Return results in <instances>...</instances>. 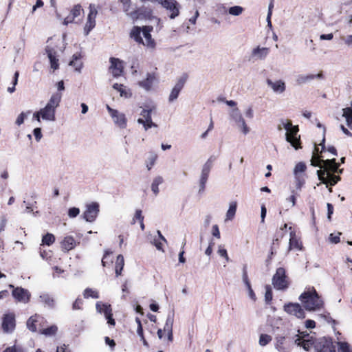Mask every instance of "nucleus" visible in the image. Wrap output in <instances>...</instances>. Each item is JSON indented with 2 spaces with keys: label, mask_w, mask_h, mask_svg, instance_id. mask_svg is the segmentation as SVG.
<instances>
[{
  "label": "nucleus",
  "mask_w": 352,
  "mask_h": 352,
  "mask_svg": "<svg viewBox=\"0 0 352 352\" xmlns=\"http://www.w3.org/2000/svg\"><path fill=\"white\" fill-rule=\"evenodd\" d=\"M2 328L4 332H12L15 328V316L14 314H7L3 317Z\"/></svg>",
  "instance_id": "18"
},
{
  "label": "nucleus",
  "mask_w": 352,
  "mask_h": 352,
  "mask_svg": "<svg viewBox=\"0 0 352 352\" xmlns=\"http://www.w3.org/2000/svg\"><path fill=\"white\" fill-rule=\"evenodd\" d=\"M284 311L290 315L295 316L298 318H305L304 309L298 303L289 302L284 305Z\"/></svg>",
  "instance_id": "15"
},
{
  "label": "nucleus",
  "mask_w": 352,
  "mask_h": 352,
  "mask_svg": "<svg viewBox=\"0 0 352 352\" xmlns=\"http://www.w3.org/2000/svg\"><path fill=\"white\" fill-rule=\"evenodd\" d=\"M230 117L231 120L235 122L237 127L241 130L244 135H246L250 132V129L247 126L245 121L238 108H234L230 111Z\"/></svg>",
  "instance_id": "7"
},
{
  "label": "nucleus",
  "mask_w": 352,
  "mask_h": 352,
  "mask_svg": "<svg viewBox=\"0 0 352 352\" xmlns=\"http://www.w3.org/2000/svg\"><path fill=\"white\" fill-rule=\"evenodd\" d=\"M272 340V337L267 334H261L259 338V344L262 346L267 345Z\"/></svg>",
  "instance_id": "45"
},
{
  "label": "nucleus",
  "mask_w": 352,
  "mask_h": 352,
  "mask_svg": "<svg viewBox=\"0 0 352 352\" xmlns=\"http://www.w3.org/2000/svg\"><path fill=\"white\" fill-rule=\"evenodd\" d=\"M164 182L163 177L161 176L155 177L153 182L151 184V190L155 194V195H157L159 193V185L162 184Z\"/></svg>",
  "instance_id": "34"
},
{
  "label": "nucleus",
  "mask_w": 352,
  "mask_h": 352,
  "mask_svg": "<svg viewBox=\"0 0 352 352\" xmlns=\"http://www.w3.org/2000/svg\"><path fill=\"white\" fill-rule=\"evenodd\" d=\"M9 287L12 289V295L13 298L19 302L26 304L31 297L30 292L21 287H14L13 285H9Z\"/></svg>",
  "instance_id": "6"
},
{
  "label": "nucleus",
  "mask_w": 352,
  "mask_h": 352,
  "mask_svg": "<svg viewBox=\"0 0 352 352\" xmlns=\"http://www.w3.org/2000/svg\"><path fill=\"white\" fill-rule=\"evenodd\" d=\"M316 352H334V346L331 341L325 338L318 340L315 345Z\"/></svg>",
  "instance_id": "16"
},
{
  "label": "nucleus",
  "mask_w": 352,
  "mask_h": 352,
  "mask_svg": "<svg viewBox=\"0 0 352 352\" xmlns=\"http://www.w3.org/2000/svg\"><path fill=\"white\" fill-rule=\"evenodd\" d=\"M76 245V241L71 236H65L64 238L63 241H62V248L66 252H68V251L74 249L75 248Z\"/></svg>",
  "instance_id": "31"
},
{
  "label": "nucleus",
  "mask_w": 352,
  "mask_h": 352,
  "mask_svg": "<svg viewBox=\"0 0 352 352\" xmlns=\"http://www.w3.org/2000/svg\"><path fill=\"white\" fill-rule=\"evenodd\" d=\"M57 330H58V328L56 325H52L51 327H50L48 328L43 329L40 330V331H41V334H43L45 336H53L56 333Z\"/></svg>",
  "instance_id": "41"
},
{
  "label": "nucleus",
  "mask_w": 352,
  "mask_h": 352,
  "mask_svg": "<svg viewBox=\"0 0 352 352\" xmlns=\"http://www.w3.org/2000/svg\"><path fill=\"white\" fill-rule=\"evenodd\" d=\"M81 58L80 54H74L72 56V60L69 62V65L75 67V69L76 71L80 72V69L82 66V63H76V60H79Z\"/></svg>",
  "instance_id": "36"
},
{
  "label": "nucleus",
  "mask_w": 352,
  "mask_h": 352,
  "mask_svg": "<svg viewBox=\"0 0 352 352\" xmlns=\"http://www.w3.org/2000/svg\"><path fill=\"white\" fill-rule=\"evenodd\" d=\"M135 219H138L140 221H144V217L142 214V210H137L135 211V214L134 218L133 219V223H135Z\"/></svg>",
  "instance_id": "60"
},
{
  "label": "nucleus",
  "mask_w": 352,
  "mask_h": 352,
  "mask_svg": "<svg viewBox=\"0 0 352 352\" xmlns=\"http://www.w3.org/2000/svg\"><path fill=\"white\" fill-rule=\"evenodd\" d=\"M301 338H299L298 335H295L292 339L295 344L302 347L307 351H309L312 346L315 348L318 340L314 336H307L302 340Z\"/></svg>",
  "instance_id": "10"
},
{
  "label": "nucleus",
  "mask_w": 352,
  "mask_h": 352,
  "mask_svg": "<svg viewBox=\"0 0 352 352\" xmlns=\"http://www.w3.org/2000/svg\"><path fill=\"white\" fill-rule=\"evenodd\" d=\"M298 126H292L291 129L286 132V140L291 144V145L295 148V149H298L300 148V136H298Z\"/></svg>",
  "instance_id": "12"
},
{
  "label": "nucleus",
  "mask_w": 352,
  "mask_h": 352,
  "mask_svg": "<svg viewBox=\"0 0 352 352\" xmlns=\"http://www.w3.org/2000/svg\"><path fill=\"white\" fill-rule=\"evenodd\" d=\"M237 204L236 201L231 202L229 206V208L226 212V217L225 221H231L234 219L236 211Z\"/></svg>",
  "instance_id": "33"
},
{
  "label": "nucleus",
  "mask_w": 352,
  "mask_h": 352,
  "mask_svg": "<svg viewBox=\"0 0 352 352\" xmlns=\"http://www.w3.org/2000/svg\"><path fill=\"white\" fill-rule=\"evenodd\" d=\"M325 177L327 181V184H324L326 187H329V185L334 186L341 179L340 176L333 175L331 171H328L327 174H325Z\"/></svg>",
  "instance_id": "32"
},
{
  "label": "nucleus",
  "mask_w": 352,
  "mask_h": 352,
  "mask_svg": "<svg viewBox=\"0 0 352 352\" xmlns=\"http://www.w3.org/2000/svg\"><path fill=\"white\" fill-rule=\"evenodd\" d=\"M55 241V237L52 234L47 233L45 236H43L42 242L43 244L47 245H52Z\"/></svg>",
  "instance_id": "42"
},
{
  "label": "nucleus",
  "mask_w": 352,
  "mask_h": 352,
  "mask_svg": "<svg viewBox=\"0 0 352 352\" xmlns=\"http://www.w3.org/2000/svg\"><path fill=\"white\" fill-rule=\"evenodd\" d=\"M140 115L143 117V119L146 122V131L151 127H157V125L152 121L151 118V109H143L140 113Z\"/></svg>",
  "instance_id": "29"
},
{
  "label": "nucleus",
  "mask_w": 352,
  "mask_h": 352,
  "mask_svg": "<svg viewBox=\"0 0 352 352\" xmlns=\"http://www.w3.org/2000/svg\"><path fill=\"white\" fill-rule=\"evenodd\" d=\"M33 134L35 137V140H36V142H39L43 137L41 133V129L39 127L35 128L34 129Z\"/></svg>",
  "instance_id": "55"
},
{
  "label": "nucleus",
  "mask_w": 352,
  "mask_h": 352,
  "mask_svg": "<svg viewBox=\"0 0 352 352\" xmlns=\"http://www.w3.org/2000/svg\"><path fill=\"white\" fill-rule=\"evenodd\" d=\"M266 82L276 94H282L285 91V84L281 80L274 82L270 79H267Z\"/></svg>",
  "instance_id": "23"
},
{
  "label": "nucleus",
  "mask_w": 352,
  "mask_h": 352,
  "mask_svg": "<svg viewBox=\"0 0 352 352\" xmlns=\"http://www.w3.org/2000/svg\"><path fill=\"white\" fill-rule=\"evenodd\" d=\"M242 278H243V281L245 285L250 283L249 281V279H248V272H247L245 266H244L243 269Z\"/></svg>",
  "instance_id": "61"
},
{
  "label": "nucleus",
  "mask_w": 352,
  "mask_h": 352,
  "mask_svg": "<svg viewBox=\"0 0 352 352\" xmlns=\"http://www.w3.org/2000/svg\"><path fill=\"white\" fill-rule=\"evenodd\" d=\"M272 300V291L270 286L265 287V300L267 303H270Z\"/></svg>",
  "instance_id": "49"
},
{
  "label": "nucleus",
  "mask_w": 352,
  "mask_h": 352,
  "mask_svg": "<svg viewBox=\"0 0 352 352\" xmlns=\"http://www.w3.org/2000/svg\"><path fill=\"white\" fill-rule=\"evenodd\" d=\"M296 186L298 190H300L305 184L303 176H295Z\"/></svg>",
  "instance_id": "51"
},
{
  "label": "nucleus",
  "mask_w": 352,
  "mask_h": 352,
  "mask_svg": "<svg viewBox=\"0 0 352 352\" xmlns=\"http://www.w3.org/2000/svg\"><path fill=\"white\" fill-rule=\"evenodd\" d=\"M341 235V232H338L337 235L334 234H330L329 235V241L331 243L336 244L340 242V236Z\"/></svg>",
  "instance_id": "56"
},
{
  "label": "nucleus",
  "mask_w": 352,
  "mask_h": 352,
  "mask_svg": "<svg viewBox=\"0 0 352 352\" xmlns=\"http://www.w3.org/2000/svg\"><path fill=\"white\" fill-rule=\"evenodd\" d=\"M186 76L182 77L178 80V81L176 82L175 85L174 86V87L173 88V89L170 94L169 98H168L169 102H173L178 98L179 92L182 89V88L186 82Z\"/></svg>",
  "instance_id": "20"
},
{
  "label": "nucleus",
  "mask_w": 352,
  "mask_h": 352,
  "mask_svg": "<svg viewBox=\"0 0 352 352\" xmlns=\"http://www.w3.org/2000/svg\"><path fill=\"white\" fill-rule=\"evenodd\" d=\"M83 296L85 298L91 297L92 298L96 299L99 298L98 292L93 290L91 288H87L83 292Z\"/></svg>",
  "instance_id": "40"
},
{
  "label": "nucleus",
  "mask_w": 352,
  "mask_h": 352,
  "mask_svg": "<svg viewBox=\"0 0 352 352\" xmlns=\"http://www.w3.org/2000/svg\"><path fill=\"white\" fill-rule=\"evenodd\" d=\"M6 223H7V219L6 218L5 216H2L1 217V220H0V233L1 232L4 231Z\"/></svg>",
  "instance_id": "63"
},
{
  "label": "nucleus",
  "mask_w": 352,
  "mask_h": 352,
  "mask_svg": "<svg viewBox=\"0 0 352 352\" xmlns=\"http://www.w3.org/2000/svg\"><path fill=\"white\" fill-rule=\"evenodd\" d=\"M45 52L50 62L51 68L54 70L58 69V60L56 58V52L50 46L45 47Z\"/></svg>",
  "instance_id": "22"
},
{
  "label": "nucleus",
  "mask_w": 352,
  "mask_h": 352,
  "mask_svg": "<svg viewBox=\"0 0 352 352\" xmlns=\"http://www.w3.org/2000/svg\"><path fill=\"white\" fill-rule=\"evenodd\" d=\"M82 10L81 6L79 4L75 5L74 8L71 10L70 14L72 16H74L75 19L80 16V12Z\"/></svg>",
  "instance_id": "47"
},
{
  "label": "nucleus",
  "mask_w": 352,
  "mask_h": 352,
  "mask_svg": "<svg viewBox=\"0 0 352 352\" xmlns=\"http://www.w3.org/2000/svg\"><path fill=\"white\" fill-rule=\"evenodd\" d=\"M339 352H350L349 344L346 342H340Z\"/></svg>",
  "instance_id": "58"
},
{
  "label": "nucleus",
  "mask_w": 352,
  "mask_h": 352,
  "mask_svg": "<svg viewBox=\"0 0 352 352\" xmlns=\"http://www.w3.org/2000/svg\"><path fill=\"white\" fill-rule=\"evenodd\" d=\"M153 30L151 26H144L142 28L135 26L131 32V37L136 42L142 43L148 47L153 48L155 47V41L151 38V32Z\"/></svg>",
  "instance_id": "4"
},
{
  "label": "nucleus",
  "mask_w": 352,
  "mask_h": 352,
  "mask_svg": "<svg viewBox=\"0 0 352 352\" xmlns=\"http://www.w3.org/2000/svg\"><path fill=\"white\" fill-rule=\"evenodd\" d=\"M80 213V209L76 207H73L69 209L68 216L70 218H74L77 217Z\"/></svg>",
  "instance_id": "52"
},
{
  "label": "nucleus",
  "mask_w": 352,
  "mask_h": 352,
  "mask_svg": "<svg viewBox=\"0 0 352 352\" xmlns=\"http://www.w3.org/2000/svg\"><path fill=\"white\" fill-rule=\"evenodd\" d=\"M212 234L217 239L221 238L220 231L217 225H214L212 228Z\"/></svg>",
  "instance_id": "57"
},
{
  "label": "nucleus",
  "mask_w": 352,
  "mask_h": 352,
  "mask_svg": "<svg viewBox=\"0 0 352 352\" xmlns=\"http://www.w3.org/2000/svg\"><path fill=\"white\" fill-rule=\"evenodd\" d=\"M111 66L109 69L114 77H119L123 73V63L119 58L111 57L109 59Z\"/></svg>",
  "instance_id": "17"
},
{
  "label": "nucleus",
  "mask_w": 352,
  "mask_h": 352,
  "mask_svg": "<svg viewBox=\"0 0 352 352\" xmlns=\"http://www.w3.org/2000/svg\"><path fill=\"white\" fill-rule=\"evenodd\" d=\"M305 309L308 311H316L323 306V301L314 288L305 291L299 297Z\"/></svg>",
  "instance_id": "2"
},
{
  "label": "nucleus",
  "mask_w": 352,
  "mask_h": 352,
  "mask_svg": "<svg viewBox=\"0 0 352 352\" xmlns=\"http://www.w3.org/2000/svg\"><path fill=\"white\" fill-rule=\"evenodd\" d=\"M270 49L267 47H257L253 49L252 51V57L255 59L263 60L269 54Z\"/></svg>",
  "instance_id": "25"
},
{
  "label": "nucleus",
  "mask_w": 352,
  "mask_h": 352,
  "mask_svg": "<svg viewBox=\"0 0 352 352\" xmlns=\"http://www.w3.org/2000/svg\"><path fill=\"white\" fill-rule=\"evenodd\" d=\"M111 118L116 125L119 126L120 129H125L127 125V120L125 115L117 111V113H114Z\"/></svg>",
  "instance_id": "24"
},
{
  "label": "nucleus",
  "mask_w": 352,
  "mask_h": 352,
  "mask_svg": "<svg viewBox=\"0 0 352 352\" xmlns=\"http://www.w3.org/2000/svg\"><path fill=\"white\" fill-rule=\"evenodd\" d=\"M89 12L87 22L84 27V34L87 36L96 26V18L98 14L97 8L95 4L91 3L89 6Z\"/></svg>",
  "instance_id": "9"
},
{
  "label": "nucleus",
  "mask_w": 352,
  "mask_h": 352,
  "mask_svg": "<svg viewBox=\"0 0 352 352\" xmlns=\"http://www.w3.org/2000/svg\"><path fill=\"white\" fill-rule=\"evenodd\" d=\"M243 11V8L239 6H235L230 7L229 8L228 12L230 14L233 16H239L240 15Z\"/></svg>",
  "instance_id": "43"
},
{
  "label": "nucleus",
  "mask_w": 352,
  "mask_h": 352,
  "mask_svg": "<svg viewBox=\"0 0 352 352\" xmlns=\"http://www.w3.org/2000/svg\"><path fill=\"white\" fill-rule=\"evenodd\" d=\"M245 286H246V287H247V289H248V294H249L250 298L251 299H252V300H255V299H256V295H255V294H254V291H253V290H252V287H251L250 283V284H248V285H246Z\"/></svg>",
  "instance_id": "64"
},
{
  "label": "nucleus",
  "mask_w": 352,
  "mask_h": 352,
  "mask_svg": "<svg viewBox=\"0 0 352 352\" xmlns=\"http://www.w3.org/2000/svg\"><path fill=\"white\" fill-rule=\"evenodd\" d=\"M156 3H160L168 11L171 19H175L179 14L180 5L176 0H161Z\"/></svg>",
  "instance_id": "8"
},
{
  "label": "nucleus",
  "mask_w": 352,
  "mask_h": 352,
  "mask_svg": "<svg viewBox=\"0 0 352 352\" xmlns=\"http://www.w3.org/2000/svg\"><path fill=\"white\" fill-rule=\"evenodd\" d=\"M212 168L211 162L207 161L202 166L200 178L199 193H202L205 190L206 184L208 181L209 174Z\"/></svg>",
  "instance_id": "13"
},
{
  "label": "nucleus",
  "mask_w": 352,
  "mask_h": 352,
  "mask_svg": "<svg viewBox=\"0 0 352 352\" xmlns=\"http://www.w3.org/2000/svg\"><path fill=\"white\" fill-rule=\"evenodd\" d=\"M218 254L221 257H223L227 262H228L230 261L229 256L227 253V250L226 249L223 248L221 245L219 246Z\"/></svg>",
  "instance_id": "54"
},
{
  "label": "nucleus",
  "mask_w": 352,
  "mask_h": 352,
  "mask_svg": "<svg viewBox=\"0 0 352 352\" xmlns=\"http://www.w3.org/2000/svg\"><path fill=\"white\" fill-rule=\"evenodd\" d=\"M292 126V123L291 121L281 120L280 124L278 125V130H281L282 128H283L287 131H289V129H291Z\"/></svg>",
  "instance_id": "46"
},
{
  "label": "nucleus",
  "mask_w": 352,
  "mask_h": 352,
  "mask_svg": "<svg viewBox=\"0 0 352 352\" xmlns=\"http://www.w3.org/2000/svg\"><path fill=\"white\" fill-rule=\"evenodd\" d=\"M272 285L277 290H284L288 287L289 283L283 267H278L276 270L272 278Z\"/></svg>",
  "instance_id": "5"
},
{
  "label": "nucleus",
  "mask_w": 352,
  "mask_h": 352,
  "mask_svg": "<svg viewBox=\"0 0 352 352\" xmlns=\"http://www.w3.org/2000/svg\"><path fill=\"white\" fill-rule=\"evenodd\" d=\"M124 265V257L122 254H119L117 256L115 269H119V270H123Z\"/></svg>",
  "instance_id": "50"
},
{
  "label": "nucleus",
  "mask_w": 352,
  "mask_h": 352,
  "mask_svg": "<svg viewBox=\"0 0 352 352\" xmlns=\"http://www.w3.org/2000/svg\"><path fill=\"white\" fill-rule=\"evenodd\" d=\"M30 113V111H28L27 113L21 112L16 119V121H15L16 124L18 126L21 125L24 122L25 118Z\"/></svg>",
  "instance_id": "48"
},
{
  "label": "nucleus",
  "mask_w": 352,
  "mask_h": 352,
  "mask_svg": "<svg viewBox=\"0 0 352 352\" xmlns=\"http://www.w3.org/2000/svg\"><path fill=\"white\" fill-rule=\"evenodd\" d=\"M324 76L322 72L318 73V74H308V75H301L299 76L297 82L298 84H305L307 82H310L311 80L318 78V79H322L323 78Z\"/></svg>",
  "instance_id": "30"
},
{
  "label": "nucleus",
  "mask_w": 352,
  "mask_h": 352,
  "mask_svg": "<svg viewBox=\"0 0 352 352\" xmlns=\"http://www.w3.org/2000/svg\"><path fill=\"white\" fill-rule=\"evenodd\" d=\"M19 76V72L18 71L15 72V73L14 74L13 80H12V86L9 87L7 89L9 93L12 94L13 92L15 91V90H16L15 87L18 83Z\"/></svg>",
  "instance_id": "44"
},
{
  "label": "nucleus",
  "mask_w": 352,
  "mask_h": 352,
  "mask_svg": "<svg viewBox=\"0 0 352 352\" xmlns=\"http://www.w3.org/2000/svg\"><path fill=\"white\" fill-rule=\"evenodd\" d=\"M292 227L289 228V230H291L290 239L289 242V249H297L298 250H302V245L301 242H300L299 240L297 239L296 236V232L294 231H292Z\"/></svg>",
  "instance_id": "27"
},
{
  "label": "nucleus",
  "mask_w": 352,
  "mask_h": 352,
  "mask_svg": "<svg viewBox=\"0 0 352 352\" xmlns=\"http://www.w3.org/2000/svg\"><path fill=\"white\" fill-rule=\"evenodd\" d=\"M99 212V204L96 202L87 204L83 213L84 219L88 222L95 221Z\"/></svg>",
  "instance_id": "14"
},
{
  "label": "nucleus",
  "mask_w": 352,
  "mask_h": 352,
  "mask_svg": "<svg viewBox=\"0 0 352 352\" xmlns=\"http://www.w3.org/2000/svg\"><path fill=\"white\" fill-rule=\"evenodd\" d=\"M40 301L43 305L49 309H53L55 307V300L49 294L44 293L39 296Z\"/></svg>",
  "instance_id": "28"
},
{
  "label": "nucleus",
  "mask_w": 352,
  "mask_h": 352,
  "mask_svg": "<svg viewBox=\"0 0 352 352\" xmlns=\"http://www.w3.org/2000/svg\"><path fill=\"white\" fill-rule=\"evenodd\" d=\"M123 6V11L127 14L133 17L136 13L130 12L131 0H120Z\"/></svg>",
  "instance_id": "38"
},
{
  "label": "nucleus",
  "mask_w": 352,
  "mask_h": 352,
  "mask_svg": "<svg viewBox=\"0 0 352 352\" xmlns=\"http://www.w3.org/2000/svg\"><path fill=\"white\" fill-rule=\"evenodd\" d=\"M83 303V301L81 298H78L73 303L72 305V309L73 310H80L82 309V305Z\"/></svg>",
  "instance_id": "53"
},
{
  "label": "nucleus",
  "mask_w": 352,
  "mask_h": 352,
  "mask_svg": "<svg viewBox=\"0 0 352 352\" xmlns=\"http://www.w3.org/2000/svg\"><path fill=\"white\" fill-rule=\"evenodd\" d=\"M274 346L279 352H289L290 345L287 341V338L285 336H276Z\"/></svg>",
  "instance_id": "19"
},
{
  "label": "nucleus",
  "mask_w": 352,
  "mask_h": 352,
  "mask_svg": "<svg viewBox=\"0 0 352 352\" xmlns=\"http://www.w3.org/2000/svg\"><path fill=\"white\" fill-rule=\"evenodd\" d=\"M96 308L98 312L103 314L105 318L107 320V323L109 325L115 326L116 322L113 318L112 309L111 305L97 302Z\"/></svg>",
  "instance_id": "11"
},
{
  "label": "nucleus",
  "mask_w": 352,
  "mask_h": 352,
  "mask_svg": "<svg viewBox=\"0 0 352 352\" xmlns=\"http://www.w3.org/2000/svg\"><path fill=\"white\" fill-rule=\"evenodd\" d=\"M43 318L39 315L36 314L31 316L27 321V327L32 332H36L37 331V324H40Z\"/></svg>",
  "instance_id": "26"
},
{
  "label": "nucleus",
  "mask_w": 352,
  "mask_h": 352,
  "mask_svg": "<svg viewBox=\"0 0 352 352\" xmlns=\"http://www.w3.org/2000/svg\"><path fill=\"white\" fill-rule=\"evenodd\" d=\"M343 111V117L345 118L346 124L350 128L352 129V109L349 107H346L342 109Z\"/></svg>",
  "instance_id": "35"
},
{
  "label": "nucleus",
  "mask_w": 352,
  "mask_h": 352,
  "mask_svg": "<svg viewBox=\"0 0 352 352\" xmlns=\"http://www.w3.org/2000/svg\"><path fill=\"white\" fill-rule=\"evenodd\" d=\"M157 82V78L154 73H148L146 78L140 81L139 85L146 91H150L153 85Z\"/></svg>",
  "instance_id": "21"
},
{
  "label": "nucleus",
  "mask_w": 352,
  "mask_h": 352,
  "mask_svg": "<svg viewBox=\"0 0 352 352\" xmlns=\"http://www.w3.org/2000/svg\"><path fill=\"white\" fill-rule=\"evenodd\" d=\"M306 165L303 162H298L294 168V173L295 176H302V173H303L306 170Z\"/></svg>",
  "instance_id": "39"
},
{
  "label": "nucleus",
  "mask_w": 352,
  "mask_h": 352,
  "mask_svg": "<svg viewBox=\"0 0 352 352\" xmlns=\"http://www.w3.org/2000/svg\"><path fill=\"white\" fill-rule=\"evenodd\" d=\"M62 95L60 93L53 94L46 105L40 109L42 120L47 122L56 120V111L61 101Z\"/></svg>",
  "instance_id": "3"
},
{
  "label": "nucleus",
  "mask_w": 352,
  "mask_h": 352,
  "mask_svg": "<svg viewBox=\"0 0 352 352\" xmlns=\"http://www.w3.org/2000/svg\"><path fill=\"white\" fill-rule=\"evenodd\" d=\"M118 92H120V95L122 97L129 98L131 96V94L129 92V91L124 88V86L122 87V89H119Z\"/></svg>",
  "instance_id": "62"
},
{
  "label": "nucleus",
  "mask_w": 352,
  "mask_h": 352,
  "mask_svg": "<svg viewBox=\"0 0 352 352\" xmlns=\"http://www.w3.org/2000/svg\"><path fill=\"white\" fill-rule=\"evenodd\" d=\"M318 152V148L314 147L313 152V156L311 160V164L313 166L319 167L320 169L318 170L316 173L319 180L322 184H327L325 174L328 171H331L333 173H342L343 169H340V164L336 162V159L331 160H323L321 156H316V153Z\"/></svg>",
  "instance_id": "1"
},
{
  "label": "nucleus",
  "mask_w": 352,
  "mask_h": 352,
  "mask_svg": "<svg viewBox=\"0 0 352 352\" xmlns=\"http://www.w3.org/2000/svg\"><path fill=\"white\" fill-rule=\"evenodd\" d=\"M157 159V155H153L148 157L149 163L146 164V167L148 170H151L152 166L155 164V160Z\"/></svg>",
  "instance_id": "59"
},
{
  "label": "nucleus",
  "mask_w": 352,
  "mask_h": 352,
  "mask_svg": "<svg viewBox=\"0 0 352 352\" xmlns=\"http://www.w3.org/2000/svg\"><path fill=\"white\" fill-rule=\"evenodd\" d=\"M174 314H169L167 316L166 323L164 327V331L166 332H171L173 331V325L174 321Z\"/></svg>",
  "instance_id": "37"
}]
</instances>
